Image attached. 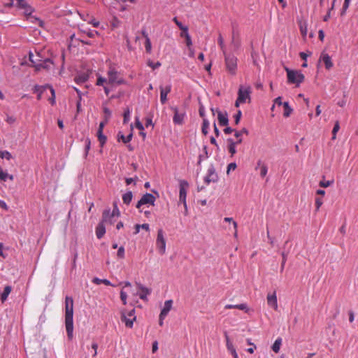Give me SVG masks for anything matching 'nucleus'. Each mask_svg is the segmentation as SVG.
I'll return each instance as SVG.
<instances>
[{"label": "nucleus", "mask_w": 358, "mask_h": 358, "mask_svg": "<svg viewBox=\"0 0 358 358\" xmlns=\"http://www.w3.org/2000/svg\"><path fill=\"white\" fill-rule=\"evenodd\" d=\"M243 134H248V131L245 128H243L241 131H235L234 136L237 138V140H238L242 138Z\"/></svg>", "instance_id": "obj_38"}, {"label": "nucleus", "mask_w": 358, "mask_h": 358, "mask_svg": "<svg viewBox=\"0 0 358 358\" xmlns=\"http://www.w3.org/2000/svg\"><path fill=\"white\" fill-rule=\"evenodd\" d=\"M211 111L213 114H215L216 111L217 113V120L220 126H227L229 123L228 115L226 111L222 112L218 108L215 110L214 108H211Z\"/></svg>", "instance_id": "obj_10"}, {"label": "nucleus", "mask_w": 358, "mask_h": 358, "mask_svg": "<svg viewBox=\"0 0 358 358\" xmlns=\"http://www.w3.org/2000/svg\"><path fill=\"white\" fill-rule=\"evenodd\" d=\"M224 336L226 339V345L227 350L231 352V354L233 353L234 351H236L232 343L229 340V337L227 332H224Z\"/></svg>", "instance_id": "obj_28"}, {"label": "nucleus", "mask_w": 358, "mask_h": 358, "mask_svg": "<svg viewBox=\"0 0 358 358\" xmlns=\"http://www.w3.org/2000/svg\"><path fill=\"white\" fill-rule=\"evenodd\" d=\"M217 42H218V44L220 45L221 50L223 52V54L224 55L227 54V52H226V47H225V45L224 43V39H223V38H222L221 34H220V36L218 37Z\"/></svg>", "instance_id": "obj_35"}, {"label": "nucleus", "mask_w": 358, "mask_h": 358, "mask_svg": "<svg viewBox=\"0 0 358 358\" xmlns=\"http://www.w3.org/2000/svg\"><path fill=\"white\" fill-rule=\"evenodd\" d=\"M95 233L97 238L101 239L106 233V224L103 222H99L96 227Z\"/></svg>", "instance_id": "obj_22"}, {"label": "nucleus", "mask_w": 358, "mask_h": 358, "mask_svg": "<svg viewBox=\"0 0 358 358\" xmlns=\"http://www.w3.org/2000/svg\"><path fill=\"white\" fill-rule=\"evenodd\" d=\"M132 198H133L132 192L131 191H128L127 192H126L125 194H124L122 195L123 203L126 205H129L131 203Z\"/></svg>", "instance_id": "obj_26"}, {"label": "nucleus", "mask_w": 358, "mask_h": 358, "mask_svg": "<svg viewBox=\"0 0 358 358\" xmlns=\"http://www.w3.org/2000/svg\"><path fill=\"white\" fill-rule=\"evenodd\" d=\"M225 66L227 71L231 74L235 75L237 69V59L236 57L231 54H225Z\"/></svg>", "instance_id": "obj_3"}, {"label": "nucleus", "mask_w": 358, "mask_h": 358, "mask_svg": "<svg viewBox=\"0 0 358 358\" xmlns=\"http://www.w3.org/2000/svg\"><path fill=\"white\" fill-rule=\"evenodd\" d=\"M74 89L77 92V93L78 94V96H79V99H80L79 101L77 103V110L79 112L80 110V106H81V104H80L81 93H80V91L78 89H77L76 87H74Z\"/></svg>", "instance_id": "obj_52"}, {"label": "nucleus", "mask_w": 358, "mask_h": 358, "mask_svg": "<svg viewBox=\"0 0 358 358\" xmlns=\"http://www.w3.org/2000/svg\"><path fill=\"white\" fill-rule=\"evenodd\" d=\"M117 218H115L113 214L110 213V210H105L103 213L101 222L104 224H113Z\"/></svg>", "instance_id": "obj_13"}, {"label": "nucleus", "mask_w": 358, "mask_h": 358, "mask_svg": "<svg viewBox=\"0 0 358 358\" xmlns=\"http://www.w3.org/2000/svg\"><path fill=\"white\" fill-rule=\"evenodd\" d=\"M117 256L120 259H122L124 257V248L123 246H120L118 248V250L117 252Z\"/></svg>", "instance_id": "obj_47"}, {"label": "nucleus", "mask_w": 358, "mask_h": 358, "mask_svg": "<svg viewBox=\"0 0 358 358\" xmlns=\"http://www.w3.org/2000/svg\"><path fill=\"white\" fill-rule=\"evenodd\" d=\"M171 109L173 111L174 115L173 117V122L175 124L181 125L184 122V118L185 117V113L179 112V110L177 107L172 106Z\"/></svg>", "instance_id": "obj_9"}, {"label": "nucleus", "mask_w": 358, "mask_h": 358, "mask_svg": "<svg viewBox=\"0 0 358 358\" xmlns=\"http://www.w3.org/2000/svg\"><path fill=\"white\" fill-rule=\"evenodd\" d=\"M0 157L10 160L12 158V155L8 151L4 150L0 152Z\"/></svg>", "instance_id": "obj_37"}, {"label": "nucleus", "mask_w": 358, "mask_h": 358, "mask_svg": "<svg viewBox=\"0 0 358 358\" xmlns=\"http://www.w3.org/2000/svg\"><path fill=\"white\" fill-rule=\"evenodd\" d=\"M209 126H210L209 121L206 118H203V123H202L201 131H202V133L204 135H207L208 134V129H209Z\"/></svg>", "instance_id": "obj_31"}, {"label": "nucleus", "mask_w": 358, "mask_h": 358, "mask_svg": "<svg viewBox=\"0 0 358 358\" xmlns=\"http://www.w3.org/2000/svg\"><path fill=\"white\" fill-rule=\"evenodd\" d=\"M241 116L242 113L240 110H238L236 114L234 115V122L236 124H238L239 123Z\"/></svg>", "instance_id": "obj_48"}, {"label": "nucleus", "mask_w": 358, "mask_h": 358, "mask_svg": "<svg viewBox=\"0 0 358 358\" xmlns=\"http://www.w3.org/2000/svg\"><path fill=\"white\" fill-rule=\"evenodd\" d=\"M225 309H231V308H236L241 310H248L247 305L245 303H241V304H227L225 306Z\"/></svg>", "instance_id": "obj_24"}, {"label": "nucleus", "mask_w": 358, "mask_h": 358, "mask_svg": "<svg viewBox=\"0 0 358 358\" xmlns=\"http://www.w3.org/2000/svg\"><path fill=\"white\" fill-rule=\"evenodd\" d=\"M281 344H282V338H278L274 343L273 344L271 348L273 350V351L275 353H278L280 350V346H281Z\"/></svg>", "instance_id": "obj_30"}, {"label": "nucleus", "mask_w": 358, "mask_h": 358, "mask_svg": "<svg viewBox=\"0 0 358 358\" xmlns=\"http://www.w3.org/2000/svg\"><path fill=\"white\" fill-rule=\"evenodd\" d=\"M11 290H12V288L10 286L8 285L4 287V289L1 294V301L2 303H3L5 301H6L8 295L11 292Z\"/></svg>", "instance_id": "obj_25"}, {"label": "nucleus", "mask_w": 358, "mask_h": 358, "mask_svg": "<svg viewBox=\"0 0 358 358\" xmlns=\"http://www.w3.org/2000/svg\"><path fill=\"white\" fill-rule=\"evenodd\" d=\"M173 301L167 300L165 301L163 308L161 310L160 315L162 317H166L172 308Z\"/></svg>", "instance_id": "obj_21"}, {"label": "nucleus", "mask_w": 358, "mask_h": 358, "mask_svg": "<svg viewBox=\"0 0 358 358\" xmlns=\"http://www.w3.org/2000/svg\"><path fill=\"white\" fill-rule=\"evenodd\" d=\"M300 31H301V34L303 36H306V34H307V27L306 26H303L302 24L300 25Z\"/></svg>", "instance_id": "obj_59"}, {"label": "nucleus", "mask_w": 358, "mask_h": 358, "mask_svg": "<svg viewBox=\"0 0 358 358\" xmlns=\"http://www.w3.org/2000/svg\"><path fill=\"white\" fill-rule=\"evenodd\" d=\"M287 72V81L289 83L295 84L297 87L304 80V76L300 71L291 70L287 67L285 68Z\"/></svg>", "instance_id": "obj_2"}, {"label": "nucleus", "mask_w": 358, "mask_h": 358, "mask_svg": "<svg viewBox=\"0 0 358 358\" xmlns=\"http://www.w3.org/2000/svg\"><path fill=\"white\" fill-rule=\"evenodd\" d=\"M339 129H340L339 122L337 121L335 123L334 127L332 130V139L333 140L336 139V133L338 131Z\"/></svg>", "instance_id": "obj_39"}, {"label": "nucleus", "mask_w": 358, "mask_h": 358, "mask_svg": "<svg viewBox=\"0 0 358 358\" xmlns=\"http://www.w3.org/2000/svg\"><path fill=\"white\" fill-rule=\"evenodd\" d=\"M334 183V180H322L320 182V184L319 185L322 187H328L329 186H331L332 184Z\"/></svg>", "instance_id": "obj_42"}, {"label": "nucleus", "mask_w": 358, "mask_h": 358, "mask_svg": "<svg viewBox=\"0 0 358 358\" xmlns=\"http://www.w3.org/2000/svg\"><path fill=\"white\" fill-rule=\"evenodd\" d=\"M157 350H158V343H157V341H155L152 343V351L153 353H155L157 351Z\"/></svg>", "instance_id": "obj_61"}, {"label": "nucleus", "mask_w": 358, "mask_h": 358, "mask_svg": "<svg viewBox=\"0 0 358 358\" xmlns=\"http://www.w3.org/2000/svg\"><path fill=\"white\" fill-rule=\"evenodd\" d=\"M218 180V176L215 172V169L213 164H210L207 171V174L204 177V182L208 185L210 182H216Z\"/></svg>", "instance_id": "obj_5"}, {"label": "nucleus", "mask_w": 358, "mask_h": 358, "mask_svg": "<svg viewBox=\"0 0 358 358\" xmlns=\"http://www.w3.org/2000/svg\"><path fill=\"white\" fill-rule=\"evenodd\" d=\"M237 167L236 164L235 162L230 163L227 166V173H229L231 170H234Z\"/></svg>", "instance_id": "obj_58"}, {"label": "nucleus", "mask_w": 358, "mask_h": 358, "mask_svg": "<svg viewBox=\"0 0 358 358\" xmlns=\"http://www.w3.org/2000/svg\"><path fill=\"white\" fill-rule=\"evenodd\" d=\"M188 187L189 183L187 181L184 180H180L179 201L183 203L184 207H186L187 189Z\"/></svg>", "instance_id": "obj_6"}, {"label": "nucleus", "mask_w": 358, "mask_h": 358, "mask_svg": "<svg viewBox=\"0 0 358 358\" xmlns=\"http://www.w3.org/2000/svg\"><path fill=\"white\" fill-rule=\"evenodd\" d=\"M268 168L265 164H263L260 168V176L264 178L266 176Z\"/></svg>", "instance_id": "obj_45"}, {"label": "nucleus", "mask_w": 358, "mask_h": 358, "mask_svg": "<svg viewBox=\"0 0 358 358\" xmlns=\"http://www.w3.org/2000/svg\"><path fill=\"white\" fill-rule=\"evenodd\" d=\"M104 124H105V123L103 122H100L99 129H98V131L96 133L98 140L101 146H103L106 143V140H107L106 136L105 135H103V129Z\"/></svg>", "instance_id": "obj_16"}, {"label": "nucleus", "mask_w": 358, "mask_h": 358, "mask_svg": "<svg viewBox=\"0 0 358 358\" xmlns=\"http://www.w3.org/2000/svg\"><path fill=\"white\" fill-rule=\"evenodd\" d=\"M320 61H322L327 69L329 70L333 66L331 58L328 54L322 53L320 56Z\"/></svg>", "instance_id": "obj_20"}, {"label": "nucleus", "mask_w": 358, "mask_h": 358, "mask_svg": "<svg viewBox=\"0 0 358 358\" xmlns=\"http://www.w3.org/2000/svg\"><path fill=\"white\" fill-rule=\"evenodd\" d=\"M132 136L133 135L131 133L129 134L128 136H125L121 132H119V134L117 135L118 141L122 140L123 141V143H127L131 140Z\"/></svg>", "instance_id": "obj_32"}, {"label": "nucleus", "mask_w": 358, "mask_h": 358, "mask_svg": "<svg viewBox=\"0 0 358 358\" xmlns=\"http://www.w3.org/2000/svg\"><path fill=\"white\" fill-rule=\"evenodd\" d=\"M136 127L140 131H143L144 129L143 124L139 121L138 117L136 118Z\"/></svg>", "instance_id": "obj_55"}, {"label": "nucleus", "mask_w": 358, "mask_h": 358, "mask_svg": "<svg viewBox=\"0 0 358 358\" xmlns=\"http://www.w3.org/2000/svg\"><path fill=\"white\" fill-rule=\"evenodd\" d=\"M127 294L125 292H124L123 290H121L120 292V299H121V301H122L123 304H127Z\"/></svg>", "instance_id": "obj_50"}, {"label": "nucleus", "mask_w": 358, "mask_h": 358, "mask_svg": "<svg viewBox=\"0 0 358 358\" xmlns=\"http://www.w3.org/2000/svg\"><path fill=\"white\" fill-rule=\"evenodd\" d=\"M47 87H48V88H49L50 90V92H51V94H52V97L49 99V101H50V103L52 105H54L55 103V90L50 85H47Z\"/></svg>", "instance_id": "obj_40"}, {"label": "nucleus", "mask_w": 358, "mask_h": 358, "mask_svg": "<svg viewBox=\"0 0 358 358\" xmlns=\"http://www.w3.org/2000/svg\"><path fill=\"white\" fill-rule=\"evenodd\" d=\"M106 82V78L99 77L97 80L96 85L99 86H102V85H103V83Z\"/></svg>", "instance_id": "obj_60"}, {"label": "nucleus", "mask_w": 358, "mask_h": 358, "mask_svg": "<svg viewBox=\"0 0 358 358\" xmlns=\"http://www.w3.org/2000/svg\"><path fill=\"white\" fill-rule=\"evenodd\" d=\"M148 66L151 67L152 69H156L161 66V63L159 62H157L154 63L153 62L149 60L148 62Z\"/></svg>", "instance_id": "obj_43"}, {"label": "nucleus", "mask_w": 358, "mask_h": 358, "mask_svg": "<svg viewBox=\"0 0 358 358\" xmlns=\"http://www.w3.org/2000/svg\"><path fill=\"white\" fill-rule=\"evenodd\" d=\"M88 78H89V74H88V71H87V72L77 76L74 80L77 84L81 85V84L86 83L88 80Z\"/></svg>", "instance_id": "obj_23"}, {"label": "nucleus", "mask_w": 358, "mask_h": 358, "mask_svg": "<svg viewBox=\"0 0 358 358\" xmlns=\"http://www.w3.org/2000/svg\"><path fill=\"white\" fill-rule=\"evenodd\" d=\"M8 173L0 169V181H6L8 179Z\"/></svg>", "instance_id": "obj_46"}, {"label": "nucleus", "mask_w": 358, "mask_h": 358, "mask_svg": "<svg viewBox=\"0 0 358 358\" xmlns=\"http://www.w3.org/2000/svg\"><path fill=\"white\" fill-rule=\"evenodd\" d=\"M15 121H16L15 117H14L13 116L7 115L6 119V122L7 123L12 124L15 123Z\"/></svg>", "instance_id": "obj_57"}, {"label": "nucleus", "mask_w": 358, "mask_h": 358, "mask_svg": "<svg viewBox=\"0 0 358 358\" xmlns=\"http://www.w3.org/2000/svg\"><path fill=\"white\" fill-rule=\"evenodd\" d=\"M145 126L148 127V126H153L152 120L150 117L146 118Z\"/></svg>", "instance_id": "obj_64"}, {"label": "nucleus", "mask_w": 358, "mask_h": 358, "mask_svg": "<svg viewBox=\"0 0 358 358\" xmlns=\"http://www.w3.org/2000/svg\"><path fill=\"white\" fill-rule=\"evenodd\" d=\"M52 64V62L50 59H46L45 60H39V62L36 64L35 68L36 71H39L41 69H49L50 65Z\"/></svg>", "instance_id": "obj_19"}, {"label": "nucleus", "mask_w": 358, "mask_h": 358, "mask_svg": "<svg viewBox=\"0 0 358 358\" xmlns=\"http://www.w3.org/2000/svg\"><path fill=\"white\" fill-rule=\"evenodd\" d=\"M252 93L251 87L240 85L238 91V101H243L244 103L250 102L251 97L250 94Z\"/></svg>", "instance_id": "obj_4"}, {"label": "nucleus", "mask_w": 358, "mask_h": 358, "mask_svg": "<svg viewBox=\"0 0 358 358\" xmlns=\"http://www.w3.org/2000/svg\"><path fill=\"white\" fill-rule=\"evenodd\" d=\"M156 244L159 250V252L162 255L164 254L166 251V240L164 238L162 229L158 230Z\"/></svg>", "instance_id": "obj_7"}, {"label": "nucleus", "mask_w": 358, "mask_h": 358, "mask_svg": "<svg viewBox=\"0 0 358 358\" xmlns=\"http://www.w3.org/2000/svg\"><path fill=\"white\" fill-rule=\"evenodd\" d=\"M73 300L70 296L65 298V326L69 339L73 336Z\"/></svg>", "instance_id": "obj_1"}, {"label": "nucleus", "mask_w": 358, "mask_h": 358, "mask_svg": "<svg viewBox=\"0 0 358 358\" xmlns=\"http://www.w3.org/2000/svg\"><path fill=\"white\" fill-rule=\"evenodd\" d=\"M224 220L225 222H233L234 227V229H236V231H235V235H236L237 223H236V222H234V221L233 220V218H231V217H225V218L224 219Z\"/></svg>", "instance_id": "obj_56"}, {"label": "nucleus", "mask_w": 358, "mask_h": 358, "mask_svg": "<svg viewBox=\"0 0 358 358\" xmlns=\"http://www.w3.org/2000/svg\"><path fill=\"white\" fill-rule=\"evenodd\" d=\"M117 74V71L114 68H110L108 72L109 83H117L118 85L122 84L124 83V80L118 78Z\"/></svg>", "instance_id": "obj_11"}, {"label": "nucleus", "mask_w": 358, "mask_h": 358, "mask_svg": "<svg viewBox=\"0 0 358 358\" xmlns=\"http://www.w3.org/2000/svg\"><path fill=\"white\" fill-rule=\"evenodd\" d=\"M173 21L176 23V24L178 27V28L182 31H188V27L187 26H184L180 21L178 20L177 17H175L173 19Z\"/></svg>", "instance_id": "obj_34"}, {"label": "nucleus", "mask_w": 358, "mask_h": 358, "mask_svg": "<svg viewBox=\"0 0 358 358\" xmlns=\"http://www.w3.org/2000/svg\"><path fill=\"white\" fill-rule=\"evenodd\" d=\"M185 40H186V44L189 47L192 45V39L191 37L188 33V31H185Z\"/></svg>", "instance_id": "obj_53"}, {"label": "nucleus", "mask_w": 358, "mask_h": 358, "mask_svg": "<svg viewBox=\"0 0 358 358\" xmlns=\"http://www.w3.org/2000/svg\"><path fill=\"white\" fill-rule=\"evenodd\" d=\"M227 141L229 143V145H228L229 152H230L231 156H233L236 152V145L242 142V138L237 140L236 142L232 138H228Z\"/></svg>", "instance_id": "obj_18"}, {"label": "nucleus", "mask_w": 358, "mask_h": 358, "mask_svg": "<svg viewBox=\"0 0 358 358\" xmlns=\"http://www.w3.org/2000/svg\"><path fill=\"white\" fill-rule=\"evenodd\" d=\"M110 213L113 214V215L115 217V218H117L120 215V211H119V209L117 206L116 204L114 205V208H113V211H110Z\"/></svg>", "instance_id": "obj_49"}, {"label": "nucleus", "mask_w": 358, "mask_h": 358, "mask_svg": "<svg viewBox=\"0 0 358 358\" xmlns=\"http://www.w3.org/2000/svg\"><path fill=\"white\" fill-rule=\"evenodd\" d=\"M45 88H48L47 85L45 86V87H41V86L36 85L34 87V92H37L39 93L40 91H43L42 90L45 89Z\"/></svg>", "instance_id": "obj_63"}, {"label": "nucleus", "mask_w": 358, "mask_h": 358, "mask_svg": "<svg viewBox=\"0 0 358 358\" xmlns=\"http://www.w3.org/2000/svg\"><path fill=\"white\" fill-rule=\"evenodd\" d=\"M92 282H94L96 285H99L101 283H103L104 285H106L107 286H113V287L115 286L114 285H113L107 279H100V278H94L93 280H92Z\"/></svg>", "instance_id": "obj_29"}, {"label": "nucleus", "mask_w": 358, "mask_h": 358, "mask_svg": "<svg viewBox=\"0 0 358 358\" xmlns=\"http://www.w3.org/2000/svg\"><path fill=\"white\" fill-rule=\"evenodd\" d=\"M283 106L285 108V111L283 113L284 116L289 117L292 112V108L289 106L288 102H284Z\"/></svg>", "instance_id": "obj_33"}, {"label": "nucleus", "mask_w": 358, "mask_h": 358, "mask_svg": "<svg viewBox=\"0 0 358 358\" xmlns=\"http://www.w3.org/2000/svg\"><path fill=\"white\" fill-rule=\"evenodd\" d=\"M136 285H137L138 289L141 291V292L139 294H138L140 299H141L142 300H144V301L147 300V296L151 293V290L150 289L144 287L141 284L137 283Z\"/></svg>", "instance_id": "obj_17"}, {"label": "nucleus", "mask_w": 358, "mask_h": 358, "mask_svg": "<svg viewBox=\"0 0 358 358\" xmlns=\"http://www.w3.org/2000/svg\"><path fill=\"white\" fill-rule=\"evenodd\" d=\"M322 203H323V201H322V199H320V198L315 199V206H316L317 211L320 209V208L321 207Z\"/></svg>", "instance_id": "obj_54"}, {"label": "nucleus", "mask_w": 358, "mask_h": 358, "mask_svg": "<svg viewBox=\"0 0 358 358\" xmlns=\"http://www.w3.org/2000/svg\"><path fill=\"white\" fill-rule=\"evenodd\" d=\"M160 101L162 104L167 101V95L171 91V85H168L166 87L160 86Z\"/></svg>", "instance_id": "obj_14"}, {"label": "nucleus", "mask_w": 358, "mask_h": 358, "mask_svg": "<svg viewBox=\"0 0 358 358\" xmlns=\"http://www.w3.org/2000/svg\"><path fill=\"white\" fill-rule=\"evenodd\" d=\"M350 3V0H345L344 1V3L343 5V8H342V10H341V15H343L345 13L347 9L349 7Z\"/></svg>", "instance_id": "obj_44"}, {"label": "nucleus", "mask_w": 358, "mask_h": 358, "mask_svg": "<svg viewBox=\"0 0 358 358\" xmlns=\"http://www.w3.org/2000/svg\"><path fill=\"white\" fill-rule=\"evenodd\" d=\"M145 50H146V52L148 53H150L151 52L152 45H151V42H150V38H147V39L145 40Z\"/></svg>", "instance_id": "obj_41"}, {"label": "nucleus", "mask_w": 358, "mask_h": 358, "mask_svg": "<svg viewBox=\"0 0 358 358\" xmlns=\"http://www.w3.org/2000/svg\"><path fill=\"white\" fill-rule=\"evenodd\" d=\"M0 207L6 210H8V207L5 201L0 200Z\"/></svg>", "instance_id": "obj_62"}, {"label": "nucleus", "mask_w": 358, "mask_h": 358, "mask_svg": "<svg viewBox=\"0 0 358 358\" xmlns=\"http://www.w3.org/2000/svg\"><path fill=\"white\" fill-rule=\"evenodd\" d=\"M268 305L274 310H278V301L275 292L272 294L268 293L266 297Z\"/></svg>", "instance_id": "obj_15"}, {"label": "nucleus", "mask_w": 358, "mask_h": 358, "mask_svg": "<svg viewBox=\"0 0 358 358\" xmlns=\"http://www.w3.org/2000/svg\"><path fill=\"white\" fill-rule=\"evenodd\" d=\"M156 198L154 195L150 193L145 194L141 199L138 201L136 204V208H140V207L143 205L150 204L152 206L155 205Z\"/></svg>", "instance_id": "obj_8"}, {"label": "nucleus", "mask_w": 358, "mask_h": 358, "mask_svg": "<svg viewBox=\"0 0 358 358\" xmlns=\"http://www.w3.org/2000/svg\"><path fill=\"white\" fill-rule=\"evenodd\" d=\"M130 115H131V112H130V110L129 108H126L124 112V120H123V122L124 124H127L129 120H130Z\"/></svg>", "instance_id": "obj_36"}, {"label": "nucleus", "mask_w": 358, "mask_h": 358, "mask_svg": "<svg viewBox=\"0 0 358 358\" xmlns=\"http://www.w3.org/2000/svg\"><path fill=\"white\" fill-rule=\"evenodd\" d=\"M13 6H16L17 7L23 9L24 13L26 15L29 16L32 13V8L30 7L25 0H14Z\"/></svg>", "instance_id": "obj_12"}, {"label": "nucleus", "mask_w": 358, "mask_h": 358, "mask_svg": "<svg viewBox=\"0 0 358 358\" xmlns=\"http://www.w3.org/2000/svg\"><path fill=\"white\" fill-rule=\"evenodd\" d=\"M199 115L203 119L206 118V111L204 106L201 104L199 109Z\"/></svg>", "instance_id": "obj_51"}, {"label": "nucleus", "mask_w": 358, "mask_h": 358, "mask_svg": "<svg viewBox=\"0 0 358 358\" xmlns=\"http://www.w3.org/2000/svg\"><path fill=\"white\" fill-rule=\"evenodd\" d=\"M136 320V317L134 316L132 319L127 318L124 314L122 315V321L125 323L126 327L131 328L133 327L134 321Z\"/></svg>", "instance_id": "obj_27"}]
</instances>
